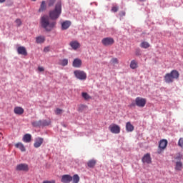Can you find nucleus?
Segmentation results:
<instances>
[{
	"label": "nucleus",
	"mask_w": 183,
	"mask_h": 183,
	"mask_svg": "<svg viewBox=\"0 0 183 183\" xmlns=\"http://www.w3.org/2000/svg\"><path fill=\"white\" fill-rule=\"evenodd\" d=\"M70 46L74 49V51H76L79 48H81V44L78 42V41H71L69 43Z\"/></svg>",
	"instance_id": "f8f14e48"
},
{
	"label": "nucleus",
	"mask_w": 183,
	"mask_h": 183,
	"mask_svg": "<svg viewBox=\"0 0 183 183\" xmlns=\"http://www.w3.org/2000/svg\"><path fill=\"white\" fill-rule=\"evenodd\" d=\"M15 23L16 24V26L22 25V21L19 19H16Z\"/></svg>",
	"instance_id": "f704fd0d"
},
{
	"label": "nucleus",
	"mask_w": 183,
	"mask_h": 183,
	"mask_svg": "<svg viewBox=\"0 0 183 183\" xmlns=\"http://www.w3.org/2000/svg\"><path fill=\"white\" fill-rule=\"evenodd\" d=\"M81 97L82 98H84V99H85V101H88L92 99V97L89 94H88V93L86 92H82Z\"/></svg>",
	"instance_id": "bb28decb"
},
{
	"label": "nucleus",
	"mask_w": 183,
	"mask_h": 183,
	"mask_svg": "<svg viewBox=\"0 0 183 183\" xmlns=\"http://www.w3.org/2000/svg\"><path fill=\"white\" fill-rule=\"evenodd\" d=\"M59 65L61 66H66L68 65V59H63L59 61Z\"/></svg>",
	"instance_id": "a878e982"
},
{
	"label": "nucleus",
	"mask_w": 183,
	"mask_h": 183,
	"mask_svg": "<svg viewBox=\"0 0 183 183\" xmlns=\"http://www.w3.org/2000/svg\"><path fill=\"white\" fill-rule=\"evenodd\" d=\"M72 181V177L69 174H64L61 177V182L69 183Z\"/></svg>",
	"instance_id": "2eb2a0df"
},
{
	"label": "nucleus",
	"mask_w": 183,
	"mask_h": 183,
	"mask_svg": "<svg viewBox=\"0 0 183 183\" xmlns=\"http://www.w3.org/2000/svg\"><path fill=\"white\" fill-rule=\"evenodd\" d=\"M16 171H24V172H28L29 171V166H28L27 164H17L16 167Z\"/></svg>",
	"instance_id": "6e6552de"
},
{
	"label": "nucleus",
	"mask_w": 183,
	"mask_h": 183,
	"mask_svg": "<svg viewBox=\"0 0 183 183\" xmlns=\"http://www.w3.org/2000/svg\"><path fill=\"white\" fill-rule=\"evenodd\" d=\"M32 140V136L29 134H26L22 138L23 142H26V144L31 142Z\"/></svg>",
	"instance_id": "a211bd4d"
},
{
	"label": "nucleus",
	"mask_w": 183,
	"mask_h": 183,
	"mask_svg": "<svg viewBox=\"0 0 183 183\" xmlns=\"http://www.w3.org/2000/svg\"><path fill=\"white\" fill-rule=\"evenodd\" d=\"M41 25L42 28L45 29V31L47 32H51V31L55 28L56 22H49V17L46 15H44L41 18Z\"/></svg>",
	"instance_id": "f257e3e1"
},
{
	"label": "nucleus",
	"mask_w": 183,
	"mask_h": 183,
	"mask_svg": "<svg viewBox=\"0 0 183 183\" xmlns=\"http://www.w3.org/2000/svg\"><path fill=\"white\" fill-rule=\"evenodd\" d=\"M120 16H125V11H121Z\"/></svg>",
	"instance_id": "79ce46f5"
},
{
	"label": "nucleus",
	"mask_w": 183,
	"mask_h": 183,
	"mask_svg": "<svg viewBox=\"0 0 183 183\" xmlns=\"http://www.w3.org/2000/svg\"><path fill=\"white\" fill-rule=\"evenodd\" d=\"M130 68L132 69H137V68H138V62L135 60H132L130 62Z\"/></svg>",
	"instance_id": "393cba45"
},
{
	"label": "nucleus",
	"mask_w": 183,
	"mask_h": 183,
	"mask_svg": "<svg viewBox=\"0 0 183 183\" xmlns=\"http://www.w3.org/2000/svg\"><path fill=\"white\" fill-rule=\"evenodd\" d=\"M41 127H48L51 125V120H41Z\"/></svg>",
	"instance_id": "cd10ccee"
},
{
	"label": "nucleus",
	"mask_w": 183,
	"mask_h": 183,
	"mask_svg": "<svg viewBox=\"0 0 183 183\" xmlns=\"http://www.w3.org/2000/svg\"><path fill=\"white\" fill-rule=\"evenodd\" d=\"M142 161L144 164H151L152 162L151 159V154L149 153L144 154L142 159Z\"/></svg>",
	"instance_id": "9b49d317"
},
{
	"label": "nucleus",
	"mask_w": 183,
	"mask_h": 183,
	"mask_svg": "<svg viewBox=\"0 0 183 183\" xmlns=\"http://www.w3.org/2000/svg\"><path fill=\"white\" fill-rule=\"evenodd\" d=\"M112 64H114V65L117 64H119V61L117 58H113L111 60Z\"/></svg>",
	"instance_id": "c9c22d12"
},
{
	"label": "nucleus",
	"mask_w": 183,
	"mask_h": 183,
	"mask_svg": "<svg viewBox=\"0 0 183 183\" xmlns=\"http://www.w3.org/2000/svg\"><path fill=\"white\" fill-rule=\"evenodd\" d=\"M42 144H44V138L37 137L35 139L34 147V148H39Z\"/></svg>",
	"instance_id": "9d476101"
},
{
	"label": "nucleus",
	"mask_w": 183,
	"mask_h": 183,
	"mask_svg": "<svg viewBox=\"0 0 183 183\" xmlns=\"http://www.w3.org/2000/svg\"><path fill=\"white\" fill-rule=\"evenodd\" d=\"M74 74L80 81H85L86 79V73L82 70H75Z\"/></svg>",
	"instance_id": "39448f33"
},
{
	"label": "nucleus",
	"mask_w": 183,
	"mask_h": 183,
	"mask_svg": "<svg viewBox=\"0 0 183 183\" xmlns=\"http://www.w3.org/2000/svg\"><path fill=\"white\" fill-rule=\"evenodd\" d=\"M134 125L131 124V122H128L126 123V131L127 132H132V131H134Z\"/></svg>",
	"instance_id": "aec40b11"
},
{
	"label": "nucleus",
	"mask_w": 183,
	"mask_h": 183,
	"mask_svg": "<svg viewBox=\"0 0 183 183\" xmlns=\"http://www.w3.org/2000/svg\"><path fill=\"white\" fill-rule=\"evenodd\" d=\"M62 112H64V110H62V109L57 108L55 110L56 115H61V114H62Z\"/></svg>",
	"instance_id": "473e14b6"
},
{
	"label": "nucleus",
	"mask_w": 183,
	"mask_h": 183,
	"mask_svg": "<svg viewBox=\"0 0 183 183\" xmlns=\"http://www.w3.org/2000/svg\"><path fill=\"white\" fill-rule=\"evenodd\" d=\"M15 147L16 148H19L20 151H21V152H25V151H26V149L25 148V146L24 145V144L21 143V142H18L15 144Z\"/></svg>",
	"instance_id": "412c9836"
},
{
	"label": "nucleus",
	"mask_w": 183,
	"mask_h": 183,
	"mask_svg": "<svg viewBox=\"0 0 183 183\" xmlns=\"http://www.w3.org/2000/svg\"><path fill=\"white\" fill-rule=\"evenodd\" d=\"M14 112L16 115H22L25 112V110L21 107H16L14 109Z\"/></svg>",
	"instance_id": "4468645a"
},
{
	"label": "nucleus",
	"mask_w": 183,
	"mask_h": 183,
	"mask_svg": "<svg viewBox=\"0 0 183 183\" xmlns=\"http://www.w3.org/2000/svg\"><path fill=\"white\" fill-rule=\"evenodd\" d=\"M61 14H62V3L58 1L55 5L54 9L49 11V18L53 20L58 19L61 16Z\"/></svg>",
	"instance_id": "f03ea898"
},
{
	"label": "nucleus",
	"mask_w": 183,
	"mask_h": 183,
	"mask_svg": "<svg viewBox=\"0 0 183 183\" xmlns=\"http://www.w3.org/2000/svg\"><path fill=\"white\" fill-rule=\"evenodd\" d=\"M0 135H2V133H0Z\"/></svg>",
	"instance_id": "09e8293b"
},
{
	"label": "nucleus",
	"mask_w": 183,
	"mask_h": 183,
	"mask_svg": "<svg viewBox=\"0 0 183 183\" xmlns=\"http://www.w3.org/2000/svg\"><path fill=\"white\" fill-rule=\"evenodd\" d=\"M44 52H49V46L45 47V48L44 49Z\"/></svg>",
	"instance_id": "ea45409f"
},
{
	"label": "nucleus",
	"mask_w": 183,
	"mask_h": 183,
	"mask_svg": "<svg viewBox=\"0 0 183 183\" xmlns=\"http://www.w3.org/2000/svg\"><path fill=\"white\" fill-rule=\"evenodd\" d=\"M5 1H6V0H0V4H4V2H5Z\"/></svg>",
	"instance_id": "37998d69"
},
{
	"label": "nucleus",
	"mask_w": 183,
	"mask_h": 183,
	"mask_svg": "<svg viewBox=\"0 0 183 183\" xmlns=\"http://www.w3.org/2000/svg\"><path fill=\"white\" fill-rule=\"evenodd\" d=\"M102 44L104 46H112V45L115 44V40L112 37H105L102 39Z\"/></svg>",
	"instance_id": "423d86ee"
},
{
	"label": "nucleus",
	"mask_w": 183,
	"mask_h": 183,
	"mask_svg": "<svg viewBox=\"0 0 183 183\" xmlns=\"http://www.w3.org/2000/svg\"><path fill=\"white\" fill-rule=\"evenodd\" d=\"M31 124L33 127H35L36 128H37L38 127H41V120H39V121H34L31 122Z\"/></svg>",
	"instance_id": "c756f323"
},
{
	"label": "nucleus",
	"mask_w": 183,
	"mask_h": 183,
	"mask_svg": "<svg viewBox=\"0 0 183 183\" xmlns=\"http://www.w3.org/2000/svg\"><path fill=\"white\" fill-rule=\"evenodd\" d=\"M36 44H44V42H45V36H39L36 37Z\"/></svg>",
	"instance_id": "b1692460"
},
{
	"label": "nucleus",
	"mask_w": 183,
	"mask_h": 183,
	"mask_svg": "<svg viewBox=\"0 0 183 183\" xmlns=\"http://www.w3.org/2000/svg\"><path fill=\"white\" fill-rule=\"evenodd\" d=\"M147 104V99L142 97H137L135 99V103H132L131 107H139V108H144Z\"/></svg>",
	"instance_id": "20e7f679"
},
{
	"label": "nucleus",
	"mask_w": 183,
	"mask_h": 183,
	"mask_svg": "<svg viewBox=\"0 0 183 183\" xmlns=\"http://www.w3.org/2000/svg\"><path fill=\"white\" fill-rule=\"evenodd\" d=\"M109 131L112 134H119L121 132V127L118 124H112L109 127Z\"/></svg>",
	"instance_id": "0eeeda50"
},
{
	"label": "nucleus",
	"mask_w": 183,
	"mask_h": 183,
	"mask_svg": "<svg viewBox=\"0 0 183 183\" xmlns=\"http://www.w3.org/2000/svg\"><path fill=\"white\" fill-rule=\"evenodd\" d=\"M157 153H158V154H161V151H158Z\"/></svg>",
	"instance_id": "a18cd8bd"
},
{
	"label": "nucleus",
	"mask_w": 183,
	"mask_h": 183,
	"mask_svg": "<svg viewBox=\"0 0 183 183\" xmlns=\"http://www.w3.org/2000/svg\"><path fill=\"white\" fill-rule=\"evenodd\" d=\"M73 183H78L79 182V176L78 174H74L72 177Z\"/></svg>",
	"instance_id": "2f4dec72"
},
{
	"label": "nucleus",
	"mask_w": 183,
	"mask_h": 183,
	"mask_svg": "<svg viewBox=\"0 0 183 183\" xmlns=\"http://www.w3.org/2000/svg\"><path fill=\"white\" fill-rule=\"evenodd\" d=\"M72 66H74V68H81V66H82V60L78 58L74 59L72 63Z\"/></svg>",
	"instance_id": "1a4fd4ad"
},
{
	"label": "nucleus",
	"mask_w": 183,
	"mask_h": 183,
	"mask_svg": "<svg viewBox=\"0 0 183 183\" xmlns=\"http://www.w3.org/2000/svg\"><path fill=\"white\" fill-rule=\"evenodd\" d=\"M95 165H97V160L95 159L89 160L87 162L89 168H94Z\"/></svg>",
	"instance_id": "5701e85b"
},
{
	"label": "nucleus",
	"mask_w": 183,
	"mask_h": 183,
	"mask_svg": "<svg viewBox=\"0 0 183 183\" xmlns=\"http://www.w3.org/2000/svg\"><path fill=\"white\" fill-rule=\"evenodd\" d=\"M137 55H139V53H137Z\"/></svg>",
	"instance_id": "49530a36"
},
{
	"label": "nucleus",
	"mask_w": 183,
	"mask_h": 183,
	"mask_svg": "<svg viewBox=\"0 0 183 183\" xmlns=\"http://www.w3.org/2000/svg\"><path fill=\"white\" fill-rule=\"evenodd\" d=\"M55 2H56V0H49L48 6H54Z\"/></svg>",
	"instance_id": "72a5a7b5"
},
{
	"label": "nucleus",
	"mask_w": 183,
	"mask_h": 183,
	"mask_svg": "<svg viewBox=\"0 0 183 183\" xmlns=\"http://www.w3.org/2000/svg\"><path fill=\"white\" fill-rule=\"evenodd\" d=\"M118 9H119V8L117 6H114L112 8V12H118Z\"/></svg>",
	"instance_id": "e433bc0d"
},
{
	"label": "nucleus",
	"mask_w": 183,
	"mask_h": 183,
	"mask_svg": "<svg viewBox=\"0 0 183 183\" xmlns=\"http://www.w3.org/2000/svg\"><path fill=\"white\" fill-rule=\"evenodd\" d=\"M71 26V21H65L61 23V29L62 31H65L66 29H68Z\"/></svg>",
	"instance_id": "6ab92c4d"
},
{
	"label": "nucleus",
	"mask_w": 183,
	"mask_h": 183,
	"mask_svg": "<svg viewBox=\"0 0 183 183\" xmlns=\"http://www.w3.org/2000/svg\"><path fill=\"white\" fill-rule=\"evenodd\" d=\"M182 168H183L182 162L176 161L175 162V166H174L175 171H182Z\"/></svg>",
	"instance_id": "f3484780"
},
{
	"label": "nucleus",
	"mask_w": 183,
	"mask_h": 183,
	"mask_svg": "<svg viewBox=\"0 0 183 183\" xmlns=\"http://www.w3.org/2000/svg\"><path fill=\"white\" fill-rule=\"evenodd\" d=\"M141 48H144V49H147V48H149L150 44L147 41H143L140 44Z\"/></svg>",
	"instance_id": "c85d7f7f"
},
{
	"label": "nucleus",
	"mask_w": 183,
	"mask_h": 183,
	"mask_svg": "<svg viewBox=\"0 0 183 183\" xmlns=\"http://www.w3.org/2000/svg\"><path fill=\"white\" fill-rule=\"evenodd\" d=\"M38 70L40 71V72H44L45 71V69L42 66H39L38 67Z\"/></svg>",
	"instance_id": "4c0bfd02"
},
{
	"label": "nucleus",
	"mask_w": 183,
	"mask_h": 183,
	"mask_svg": "<svg viewBox=\"0 0 183 183\" xmlns=\"http://www.w3.org/2000/svg\"><path fill=\"white\" fill-rule=\"evenodd\" d=\"M44 11H46V2L45 1H41L40 8L39 9V12H44Z\"/></svg>",
	"instance_id": "4be33fe9"
},
{
	"label": "nucleus",
	"mask_w": 183,
	"mask_h": 183,
	"mask_svg": "<svg viewBox=\"0 0 183 183\" xmlns=\"http://www.w3.org/2000/svg\"><path fill=\"white\" fill-rule=\"evenodd\" d=\"M183 158V155L181 153H177L175 156H174V159L176 161H181V159H182Z\"/></svg>",
	"instance_id": "7c9ffc66"
},
{
	"label": "nucleus",
	"mask_w": 183,
	"mask_h": 183,
	"mask_svg": "<svg viewBox=\"0 0 183 183\" xmlns=\"http://www.w3.org/2000/svg\"><path fill=\"white\" fill-rule=\"evenodd\" d=\"M164 79L166 84H172L175 79H179V72L177 70H172L170 73L164 75Z\"/></svg>",
	"instance_id": "7ed1b4c3"
},
{
	"label": "nucleus",
	"mask_w": 183,
	"mask_h": 183,
	"mask_svg": "<svg viewBox=\"0 0 183 183\" xmlns=\"http://www.w3.org/2000/svg\"><path fill=\"white\" fill-rule=\"evenodd\" d=\"M43 183H55V180H51V181L46 180V181H44Z\"/></svg>",
	"instance_id": "58836bf2"
},
{
	"label": "nucleus",
	"mask_w": 183,
	"mask_h": 183,
	"mask_svg": "<svg viewBox=\"0 0 183 183\" xmlns=\"http://www.w3.org/2000/svg\"><path fill=\"white\" fill-rule=\"evenodd\" d=\"M167 145H168V141H167V139H162L159 142V148L160 149H165V148H167Z\"/></svg>",
	"instance_id": "dca6fc26"
},
{
	"label": "nucleus",
	"mask_w": 183,
	"mask_h": 183,
	"mask_svg": "<svg viewBox=\"0 0 183 183\" xmlns=\"http://www.w3.org/2000/svg\"><path fill=\"white\" fill-rule=\"evenodd\" d=\"M32 1H36V0H32Z\"/></svg>",
	"instance_id": "8fccbe9b"
},
{
	"label": "nucleus",
	"mask_w": 183,
	"mask_h": 183,
	"mask_svg": "<svg viewBox=\"0 0 183 183\" xmlns=\"http://www.w3.org/2000/svg\"><path fill=\"white\" fill-rule=\"evenodd\" d=\"M84 108H86V106L84 105V104H81L79 107V109H84Z\"/></svg>",
	"instance_id": "a19ab883"
},
{
	"label": "nucleus",
	"mask_w": 183,
	"mask_h": 183,
	"mask_svg": "<svg viewBox=\"0 0 183 183\" xmlns=\"http://www.w3.org/2000/svg\"><path fill=\"white\" fill-rule=\"evenodd\" d=\"M17 52L19 55H24V56H26V55H28L26 49L24 46H19L17 48Z\"/></svg>",
	"instance_id": "ddd939ff"
},
{
	"label": "nucleus",
	"mask_w": 183,
	"mask_h": 183,
	"mask_svg": "<svg viewBox=\"0 0 183 183\" xmlns=\"http://www.w3.org/2000/svg\"><path fill=\"white\" fill-rule=\"evenodd\" d=\"M139 1H141L142 2H144V1H147V0H139Z\"/></svg>",
	"instance_id": "c03bdc74"
},
{
	"label": "nucleus",
	"mask_w": 183,
	"mask_h": 183,
	"mask_svg": "<svg viewBox=\"0 0 183 183\" xmlns=\"http://www.w3.org/2000/svg\"><path fill=\"white\" fill-rule=\"evenodd\" d=\"M137 55H139V53H137Z\"/></svg>",
	"instance_id": "de8ad7c7"
}]
</instances>
